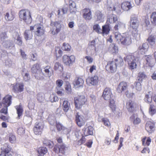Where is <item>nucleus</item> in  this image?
<instances>
[{
	"label": "nucleus",
	"instance_id": "nucleus-18",
	"mask_svg": "<svg viewBox=\"0 0 156 156\" xmlns=\"http://www.w3.org/2000/svg\"><path fill=\"white\" fill-rule=\"evenodd\" d=\"M126 106L128 111L133 112L136 107V104L133 101L129 100L127 102Z\"/></svg>",
	"mask_w": 156,
	"mask_h": 156
},
{
	"label": "nucleus",
	"instance_id": "nucleus-38",
	"mask_svg": "<svg viewBox=\"0 0 156 156\" xmlns=\"http://www.w3.org/2000/svg\"><path fill=\"white\" fill-rule=\"evenodd\" d=\"M125 24L120 22H118L114 27L115 31L120 30L125 27Z\"/></svg>",
	"mask_w": 156,
	"mask_h": 156
},
{
	"label": "nucleus",
	"instance_id": "nucleus-56",
	"mask_svg": "<svg viewBox=\"0 0 156 156\" xmlns=\"http://www.w3.org/2000/svg\"><path fill=\"white\" fill-rule=\"evenodd\" d=\"M112 10V11H115L116 13L118 15H120L122 13L119 6H117L116 7H114Z\"/></svg>",
	"mask_w": 156,
	"mask_h": 156
},
{
	"label": "nucleus",
	"instance_id": "nucleus-34",
	"mask_svg": "<svg viewBox=\"0 0 156 156\" xmlns=\"http://www.w3.org/2000/svg\"><path fill=\"white\" fill-rule=\"evenodd\" d=\"M95 40H93L89 43L88 49L91 51H95Z\"/></svg>",
	"mask_w": 156,
	"mask_h": 156
},
{
	"label": "nucleus",
	"instance_id": "nucleus-5",
	"mask_svg": "<svg viewBox=\"0 0 156 156\" xmlns=\"http://www.w3.org/2000/svg\"><path fill=\"white\" fill-rule=\"evenodd\" d=\"M12 96L8 94L3 98L2 102H0V108H2L1 109V112L4 111L7 112L8 107L12 103Z\"/></svg>",
	"mask_w": 156,
	"mask_h": 156
},
{
	"label": "nucleus",
	"instance_id": "nucleus-35",
	"mask_svg": "<svg viewBox=\"0 0 156 156\" xmlns=\"http://www.w3.org/2000/svg\"><path fill=\"white\" fill-rule=\"evenodd\" d=\"M44 71L45 72L47 76L50 77L53 73V70L49 66H46L44 68Z\"/></svg>",
	"mask_w": 156,
	"mask_h": 156
},
{
	"label": "nucleus",
	"instance_id": "nucleus-19",
	"mask_svg": "<svg viewBox=\"0 0 156 156\" xmlns=\"http://www.w3.org/2000/svg\"><path fill=\"white\" fill-rule=\"evenodd\" d=\"M75 120L77 124L80 127L82 126L85 123L84 117L79 115L78 113H76Z\"/></svg>",
	"mask_w": 156,
	"mask_h": 156
},
{
	"label": "nucleus",
	"instance_id": "nucleus-48",
	"mask_svg": "<svg viewBox=\"0 0 156 156\" xmlns=\"http://www.w3.org/2000/svg\"><path fill=\"white\" fill-rule=\"evenodd\" d=\"M147 76L144 72H140L138 74V80L140 81H142L143 80L146 78Z\"/></svg>",
	"mask_w": 156,
	"mask_h": 156
},
{
	"label": "nucleus",
	"instance_id": "nucleus-52",
	"mask_svg": "<svg viewBox=\"0 0 156 156\" xmlns=\"http://www.w3.org/2000/svg\"><path fill=\"white\" fill-rule=\"evenodd\" d=\"M16 137L14 134L11 133L9 135V141L11 143H15L16 141Z\"/></svg>",
	"mask_w": 156,
	"mask_h": 156
},
{
	"label": "nucleus",
	"instance_id": "nucleus-64",
	"mask_svg": "<svg viewBox=\"0 0 156 156\" xmlns=\"http://www.w3.org/2000/svg\"><path fill=\"white\" fill-rule=\"evenodd\" d=\"M50 98L51 102H56V101H58V97L54 95H52L50 97Z\"/></svg>",
	"mask_w": 156,
	"mask_h": 156
},
{
	"label": "nucleus",
	"instance_id": "nucleus-32",
	"mask_svg": "<svg viewBox=\"0 0 156 156\" xmlns=\"http://www.w3.org/2000/svg\"><path fill=\"white\" fill-rule=\"evenodd\" d=\"M131 120L133 121L134 125H138L140 123L141 120L140 119L137 117L135 114H133L130 117Z\"/></svg>",
	"mask_w": 156,
	"mask_h": 156
},
{
	"label": "nucleus",
	"instance_id": "nucleus-41",
	"mask_svg": "<svg viewBox=\"0 0 156 156\" xmlns=\"http://www.w3.org/2000/svg\"><path fill=\"white\" fill-rule=\"evenodd\" d=\"M15 108L16 110L18 116L19 118H20L22 114L23 111L22 107L21 105H19L15 106Z\"/></svg>",
	"mask_w": 156,
	"mask_h": 156
},
{
	"label": "nucleus",
	"instance_id": "nucleus-10",
	"mask_svg": "<svg viewBox=\"0 0 156 156\" xmlns=\"http://www.w3.org/2000/svg\"><path fill=\"white\" fill-rule=\"evenodd\" d=\"M44 128V124L42 122H36L34 128V134L36 135H40Z\"/></svg>",
	"mask_w": 156,
	"mask_h": 156
},
{
	"label": "nucleus",
	"instance_id": "nucleus-50",
	"mask_svg": "<svg viewBox=\"0 0 156 156\" xmlns=\"http://www.w3.org/2000/svg\"><path fill=\"white\" fill-rule=\"evenodd\" d=\"M8 110H7V112H6L4 111H3V112H1V110L0 111V119L4 121H6L8 120V118L4 115H2V114H3L4 115H6L8 113Z\"/></svg>",
	"mask_w": 156,
	"mask_h": 156
},
{
	"label": "nucleus",
	"instance_id": "nucleus-55",
	"mask_svg": "<svg viewBox=\"0 0 156 156\" xmlns=\"http://www.w3.org/2000/svg\"><path fill=\"white\" fill-rule=\"evenodd\" d=\"M62 48L63 50L69 51L70 50L71 46L67 43H64Z\"/></svg>",
	"mask_w": 156,
	"mask_h": 156
},
{
	"label": "nucleus",
	"instance_id": "nucleus-22",
	"mask_svg": "<svg viewBox=\"0 0 156 156\" xmlns=\"http://www.w3.org/2000/svg\"><path fill=\"white\" fill-rule=\"evenodd\" d=\"M84 82V80L82 78H78L75 79L74 80L73 84L76 87H83Z\"/></svg>",
	"mask_w": 156,
	"mask_h": 156
},
{
	"label": "nucleus",
	"instance_id": "nucleus-4",
	"mask_svg": "<svg viewBox=\"0 0 156 156\" xmlns=\"http://www.w3.org/2000/svg\"><path fill=\"white\" fill-rule=\"evenodd\" d=\"M139 59V55L136 52H135L133 55H127L126 58V60L128 64L129 69L132 70L136 68Z\"/></svg>",
	"mask_w": 156,
	"mask_h": 156
},
{
	"label": "nucleus",
	"instance_id": "nucleus-1",
	"mask_svg": "<svg viewBox=\"0 0 156 156\" xmlns=\"http://www.w3.org/2000/svg\"><path fill=\"white\" fill-rule=\"evenodd\" d=\"M139 23L137 16L134 15L131 16L130 25V27L132 28L131 34L134 38L136 41H138L140 39V34L137 30Z\"/></svg>",
	"mask_w": 156,
	"mask_h": 156
},
{
	"label": "nucleus",
	"instance_id": "nucleus-30",
	"mask_svg": "<svg viewBox=\"0 0 156 156\" xmlns=\"http://www.w3.org/2000/svg\"><path fill=\"white\" fill-rule=\"evenodd\" d=\"M68 10L67 7H63L60 9H59L57 11L58 17H61L62 16V15L66 14Z\"/></svg>",
	"mask_w": 156,
	"mask_h": 156
},
{
	"label": "nucleus",
	"instance_id": "nucleus-45",
	"mask_svg": "<svg viewBox=\"0 0 156 156\" xmlns=\"http://www.w3.org/2000/svg\"><path fill=\"white\" fill-rule=\"evenodd\" d=\"M109 27L108 25H105L102 27V33L103 34H108L110 31Z\"/></svg>",
	"mask_w": 156,
	"mask_h": 156
},
{
	"label": "nucleus",
	"instance_id": "nucleus-42",
	"mask_svg": "<svg viewBox=\"0 0 156 156\" xmlns=\"http://www.w3.org/2000/svg\"><path fill=\"white\" fill-rule=\"evenodd\" d=\"M118 20V17L116 15L114 14H112L108 19V21L110 23H112L115 22Z\"/></svg>",
	"mask_w": 156,
	"mask_h": 156
},
{
	"label": "nucleus",
	"instance_id": "nucleus-25",
	"mask_svg": "<svg viewBox=\"0 0 156 156\" xmlns=\"http://www.w3.org/2000/svg\"><path fill=\"white\" fill-rule=\"evenodd\" d=\"M127 87V84L126 83L122 82L120 83L117 88V91L119 93H122L126 90Z\"/></svg>",
	"mask_w": 156,
	"mask_h": 156
},
{
	"label": "nucleus",
	"instance_id": "nucleus-24",
	"mask_svg": "<svg viewBox=\"0 0 156 156\" xmlns=\"http://www.w3.org/2000/svg\"><path fill=\"white\" fill-rule=\"evenodd\" d=\"M13 37L15 39V41L16 44L19 46H21L23 43L22 37L17 33H15L13 35Z\"/></svg>",
	"mask_w": 156,
	"mask_h": 156
},
{
	"label": "nucleus",
	"instance_id": "nucleus-60",
	"mask_svg": "<svg viewBox=\"0 0 156 156\" xmlns=\"http://www.w3.org/2000/svg\"><path fill=\"white\" fill-rule=\"evenodd\" d=\"M55 53L56 54L57 56L59 57L61 56L62 53V51L61 50L59 47H56L55 49Z\"/></svg>",
	"mask_w": 156,
	"mask_h": 156
},
{
	"label": "nucleus",
	"instance_id": "nucleus-47",
	"mask_svg": "<svg viewBox=\"0 0 156 156\" xmlns=\"http://www.w3.org/2000/svg\"><path fill=\"white\" fill-rule=\"evenodd\" d=\"M14 18V16L11 13H9L7 12L5 15V18L7 21L12 20Z\"/></svg>",
	"mask_w": 156,
	"mask_h": 156
},
{
	"label": "nucleus",
	"instance_id": "nucleus-21",
	"mask_svg": "<svg viewBox=\"0 0 156 156\" xmlns=\"http://www.w3.org/2000/svg\"><path fill=\"white\" fill-rule=\"evenodd\" d=\"M93 128L91 126H89L86 128H84L83 129V133L85 136H87L89 135H93Z\"/></svg>",
	"mask_w": 156,
	"mask_h": 156
},
{
	"label": "nucleus",
	"instance_id": "nucleus-62",
	"mask_svg": "<svg viewBox=\"0 0 156 156\" xmlns=\"http://www.w3.org/2000/svg\"><path fill=\"white\" fill-rule=\"evenodd\" d=\"M65 89L68 94H70L71 92V88L70 85L69 83H67L65 87Z\"/></svg>",
	"mask_w": 156,
	"mask_h": 156
},
{
	"label": "nucleus",
	"instance_id": "nucleus-31",
	"mask_svg": "<svg viewBox=\"0 0 156 156\" xmlns=\"http://www.w3.org/2000/svg\"><path fill=\"white\" fill-rule=\"evenodd\" d=\"M24 37L26 40H30L32 38V32L29 30L25 31L24 34Z\"/></svg>",
	"mask_w": 156,
	"mask_h": 156
},
{
	"label": "nucleus",
	"instance_id": "nucleus-11",
	"mask_svg": "<svg viewBox=\"0 0 156 156\" xmlns=\"http://www.w3.org/2000/svg\"><path fill=\"white\" fill-rule=\"evenodd\" d=\"M87 83L90 86L97 85L98 82V77L97 75L89 77L86 79Z\"/></svg>",
	"mask_w": 156,
	"mask_h": 156
},
{
	"label": "nucleus",
	"instance_id": "nucleus-9",
	"mask_svg": "<svg viewBox=\"0 0 156 156\" xmlns=\"http://www.w3.org/2000/svg\"><path fill=\"white\" fill-rule=\"evenodd\" d=\"M51 26L52 27L51 30L53 35L57 34L61 30V26L59 23L56 21L54 22H51Z\"/></svg>",
	"mask_w": 156,
	"mask_h": 156
},
{
	"label": "nucleus",
	"instance_id": "nucleus-44",
	"mask_svg": "<svg viewBox=\"0 0 156 156\" xmlns=\"http://www.w3.org/2000/svg\"><path fill=\"white\" fill-rule=\"evenodd\" d=\"M43 144L49 148H52L54 146V144L52 141L45 139L43 141Z\"/></svg>",
	"mask_w": 156,
	"mask_h": 156
},
{
	"label": "nucleus",
	"instance_id": "nucleus-3",
	"mask_svg": "<svg viewBox=\"0 0 156 156\" xmlns=\"http://www.w3.org/2000/svg\"><path fill=\"white\" fill-rule=\"evenodd\" d=\"M123 64L122 58H119L115 59L114 61L108 62L105 66V68L107 70H109L111 72L114 73L116 71L117 66H121Z\"/></svg>",
	"mask_w": 156,
	"mask_h": 156
},
{
	"label": "nucleus",
	"instance_id": "nucleus-28",
	"mask_svg": "<svg viewBox=\"0 0 156 156\" xmlns=\"http://www.w3.org/2000/svg\"><path fill=\"white\" fill-rule=\"evenodd\" d=\"M108 50L112 53H116L118 52V48L115 44L113 43L109 45Z\"/></svg>",
	"mask_w": 156,
	"mask_h": 156
},
{
	"label": "nucleus",
	"instance_id": "nucleus-17",
	"mask_svg": "<svg viewBox=\"0 0 156 156\" xmlns=\"http://www.w3.org/2000/svg\"><path fill=\"white\" fill-rule=\"evenodd\" d=\"M24 84L23 83H17L13 86V90L15 93H18L23 91L24 89Z\"/></svg>",
	"mask_w": 156,
	"mask_h": 156
},
{
	"label": "nucleus",
	"instance_id": "nucleus-57",
	"mask_svg": "<svg viewBox=\"0 0 156 156\" xmlns=\"http://www.w3.org/2000/svg\"><path fill=\"white\" fill-rule=\"evenodd\" d=\"M37 100L41 102L44 100V94L42 93H39L38 94L37 97Z\"/></svg>",
	"mask_w": 156,
	"mask_h": 156
},
{
	"label": "nucleus",
	"instance_id": "nucleus-59",
	"mask_svg": "<svg viewBox=\"0 0 156 156\" xmlns=\"http://www.w3.org/2000/svg\"><path fill=\"white\" fill-rule=\"evenodd\" d=\"M155 38L154 36H151L149 37L147 39V41L151 45L155 44Z\"/></svg>",
	"mask_w": 156,
	"mask_h": 156
},
{
	"label": "nucleus",
	"instance_id": "nucleus-6",
	"mask_svg": "<svg viewBox=\"0 0 156 156\" xmlns=\"http://www.w3.org/2000/svg\"><path fill=\"white\" fill-rule=\"evenodd\" d=\"M20 18L23 20L27 24L30 23L32 22V18L30 11L27 9H22L19 12Z\"/></svg>",
	"mask_w": 156,
	"mask_h": 156
},
{
	"label": "nucleus",
	"instance_id": "nucleus-54",
	"mask_svg": "<svg viewBox=\"0 0 156 156\" xmlns=\"http://www.w3.org/2000/svg\"><path fill=\"white\" fill-rule=\"evenodd\" d=\"M110 101V105L111 108H112V110L113 112L115 110V101L114 100L111 98L109 100Z\"/></svg>",
	"mask_w": 156,
	"mask_h": 156
},
{
	"label": "nucleus",
	"instance_id": "nucleus-63",
	"mask_svg": "<svg viewBox=\"0 0 156 156\" xmlns=\"http://www.w3.org/2000/svg\"><path fill=\"white\" fill-rule=\"evenodd\" d=\"M102 120L105 125L107 126H110V123L107 119L103 118L102 119Z\"/></svg>",
	"mask_w": 156,
	"mask_h": 156
},
{
	"label": "nucleus",
	"instance_id": "nucleus-51",
	"mask_svg": "<svg viewBox=\"0 0 156 156\" xmlns=\"http://www.w3.org/2000/svg\"><path fill=\"white\" fill-rule=\"evenodd\" d=\"M95 15L97 17V19L98 20L102 21L103 18V15L101 12L99 11L96 12Z\"/></svg>",
	"mask_w": 156,
	"mask_h": 156
},
{
	"label": "nucleus",
	"instance_id": "nucleus-14",
	"mask_svg": "<svg viewBox=\"0 0 156 156\" xmlns=\"http://www.w3.org/2000/svg\"><path fill=\"white\" fill-rule=\"evenodd\" d=\"M155 125L154 122L151 121H147L145 124V129L149 133H151L154 130Z\"/></svg>",
	"mask_w": 156,
	"mask_h": 156
},
{
	"label": "nucleus",
	"instance_id": "nucleus-27",
	"mask_svg": "<svg viewBox=\"0 0 156 156\" xmlns=\"http://www.w3.org/2000/svg\"><path fill=\"white\" fill-rule=\"evenodd\" d=\"M36 34L38 36H41L44 33V27L40 24H37V26L36 29Z\"/></svg>",
	"mask_w": 156,
	"mask_h": 156
},
{
	"label": "nucleus",
	"instance_id": "nucleus-2",
	"mask_svg": "<svg viewBox=\"0 0 156 156\" xmlns=\"http://www.w3.org/2000/svg\"><path fill=\"white\" fill-rule=\"evenodd\" d=\"M114 35L115 39L118 43H120L122 45H129L132 43L131 37L128 33L122 34L117 32H114Z\"/></svg>",
	"mask_w": 156,
	"mask_h": 156
},
{
	"label": "nucleus",
	"instance_id": "nucleus-61",
	"mask_svg": "<svg viewBox=\"0 0 156 156\" xmlns=\"http://www.w3.org/2000/svg\"><path fill=\"white\" fill-rule=\"evenodd\" d=\"M134 85L137 90L140 91L141 90L142 87L140 83L138 82H135Z\"/></svg>",
	"mask_w": 156,
	"mask_h": 156
},
{
	"label": "nucleus",
	"instance_id": "nucleus-13",
	"mask_svg": "<svg viewBox=\"0 0 156 156\" xmlns=\"http://www.w3.org/2000/svg\"><path fill=\"white\" fill-rule=\"evenodd\" d=\"M67 147H66L64 144L61 145H56L53 148V151L55 153L59 152L62 154H64Z\"/></svg>",
	"mask_w": 156,
	"mask_h": 156
},
{
	"label": "nucleus",
	"instance_id": "nucleus-49",
	"mask_svg": "<svg viewBox=\"0 0 156 156\" xmlns=\"http://www.w3.org/2000/svg\"><path fill=\"white\" fill-rule=\"evenodd\" d=\"M151 20L152 24L156 25V12H153L151 16Z\"/></svg>",
	"mask_w": 156,
	"mask_h": 156
},
{
	"label": "nucleus",
	"instance_id": "nucleus-26",
	"mask_svg": "<svg viewBox=\"0 0 156 156\" xmlns=\"http://www.w3.org/2000/svg\"><path fill=\"white\" fill-rule=\"evenodd\" d=\"M131 2H123L121 5L122 9L125 11H128L132 8Z\"/></svg>",
	"mask_w": 156,
	"mask_h": 156
},
{
	"label": "nucleus",
	"instance_id": "nucleus-7",
	"mask_svg": "<svg viewBox=\"0 0 156 156\" xmlns=\"http://www.w3.org/2000/svg\"><path fill=\"white\" fill-rule=\"evenodd\" d=\"M74 101L76 108L77 109H79L86 104L87 98L84 95H82L75 97Z\"/></svg>",
	"mask_w": 156,
	"mask_h": 156
},
{
	"label": "nucleus",
	"instance_id": "nucleus-8",
	"mask_svg": "<svg viewBox=\"0 0 156 156\" xmlns=\"http://www.w3.org/2000/svg\"><path fill=\"white\" fill-rule=\"evenodd\" d=\"M31 69L32 73L35 74L34 76L36 79L40 80L44 79L43 73L42 72L41 69L38 64L33 65Z\"/></svg>",
	"mask_w": 156,
	"mask_h": 156
},
{
	"label": "nucleus",
	"instance_id": "nucleus-23",
	"mask_svg": "<svg viewBox=\"0 0 156 156\" xmlns=\"http://www.w3.org/2000/svg\"><path fill=\"white\" fill-rule=\"evenodd\" d=\"M149 48V45L147 43H143L142 45L140 46L138 48L139 51L141 54H145Z\"/></svg>",
	"mask_w": 156,
	"mask_h": 156
},
{
	"label": "nucleus",
	"instance_id": "nucleus-12",
	"mask_svg": "<svg viewBox=\"0 0 156 156\" xmlns=\"http://www.w3.org/2000/svg\"><path fill=\"white\" fill-rule=\"evenodd\" d=\"M75 57L73 55L69 56L64 55L63 57V61L64 64L67 66H70L75 61Z\"/></svg>",
	"mask_w": 156,
	"mask_h": 156
},
{
	"label": "nucleus",
	"instance_id": "nucleus-33",
	"mask_svg": "<svg viewBox=\"0 0 156 156\" xmlns=\"http://www.w3.org/2000/svg\"><path fill=\"white\" fill-rule=\"evenodd\" d=\"M22 74L23 77V79L25 81H28L30 77L28 71L25 69H23L22 70Z\"/></svg>",
	"mask_w": 156,
	"mask_h": 156
},
{
	"label": "nucleus",
	"instance_id": "nucleus-29",
	"mask_svg": "<svg viewBox=\"0 0 156 156\" xmlns=\"http://www.w3.org/2000/svg\"><path fill=\"white\" fill-rule=\"evenodd\" d=\"M69 5L70 12L73 14H75L76 6L75 2L70 0L69 1Z\"/></svg>",
	"mask_w": 156,
	"mask_h": 156
},
{
	"label": "nucleus",
	"instance_id": "nucleus-20",
	"mask_svg": "<svg viewBox=\"0 0 156 156\" xmlns=\"http://www.w3.org/2000/svg\"><path fill=\"white\" fill-rule=\"evenodd\" d=\"M83 16L86 20H90L92 17L91 12L89 9L85 8L83 10Z\"/></svg>",
	"mask_w": 156,
	"mask_h": 156
},
{
	"label": "nucleus",
	"instance_id": "nucleus-37",
	"mask_svg": "<svg viewBox=\"0 0 156 156\" xmlns=\"http://www.w3.org/2000/svg\"><path fill=\"white\" fill-rule=\"evenodd\" d=\"M156 113V107L153 104H151L150 105V107L149 108V114L153 116Z\"/></svg>",
	"mask_w": 156,
	"mask_h": 156
},
{
	"label": "nucleus",
	"instance_id": "nucleus-53",
	"mask_svg": "<svg viewBox=\"0 0 156 156\" xmlns=\"http://www.w3.org/2000/svg\"><path fill=\"white\" fill-rule=\"evenodd\" d=\"M2 44L3 46L6 48H9L13 44L9 40L3 41Z\"/></svg>",
	"mask_w": 156,
	"mask_h": 156
},
{
	"label": "nucleus",
	"instance_id": "nucleus-39",
	"mask_svg": "<svg viewBox=\"0 0 156 156\" xmlns=\"http://www.w3.org/2000/svg\"><path fill=\"white\" fill-rule=\"evenodd\" d=\"M62 106L63 110L65 112H67L70 107V104L68 101H65L63 102Z\"/></svg>",
	"mask_w": 156,
	"mask_h": 156
},
{
	"label": "nucleus",
	"instance_id": "nucleus-43",
	"mask_svg": "<svg viewBox=\"0 0 156 156\" xmlns=\"http://www.w3.org/2000/svg\"><path fill=\"white\" fill-rule=\"evenodd\" d=\"M54 69L55 70H58L61 72L63 70V66L58 62H56L55 64Z\"/></svg>",
	"mask_w": 156,
	"mask_h": 156
},
{
	"label": "nucleus",
	"instance_id": "nucleus-46",
	"mask_svg": "<svg viewBox=\"0 0 156 156\" xmlns=\"http://www.w3.org/2000/svg\"><path fill=\"white\" fill-rule=\"evenodd\" d=\"M93 29L98 34H101L102 29L98 24H95L93 27Z\"/></svg>",
	"mask_w": 156,
	"mask_h": 156
},
{
	"label": "nucleus",
	"instance_id": "nucleus-36",
	"mask_svg": "<svg viewBox=\"0 0 156 156\" xmlns=\"http://www.w3.org/2000/svg\"><path fill=\"white\" fill-rule=\"evenodd\" d=\"M47 149L45 147H39L37 150L38 154L41 156H43L47 152Z\"/></svg>",
	"mask_w": 156,
	"mask_h": 156
},
{
	"label": "nucleus",
	"instance_id": "nucleus-15",
	"mask_svg": "<svg viewBox=\"0 0 156 156\" xmlns=\"http://www.w3.org/2000/svg\"><path fill=\"white\" fill-rule=\"evenodd\" d=\"M102 97L105 100H108L113 97L111 89L109 88H105L103 91Z\"/></svg>",
	"mask_w": 156,
	"mask_h": 156
},
{
	"label": "nucleus",
	"instance_id": "nucleus-58",
	"mask_svg": "<svg viewBox=\"0 0 156 156\" xmlns=\"http://www.w3.org/2000/svg\"><path fill=\"white\" fill-rule=\"evenodd\" d=\"M57 87H56V89L59 90L61 88V87L62 85L63 82L62 80H58L56 81Z\"/></svg>",
	"mask_w": 156,
	"mask_h": 156
},
{
	"label": "nucleus",
	"instance_id": "nucleus-16",
	"mask_svg": "<svg viewBox=\"0 0 156 156\" xmlns=\"http://www.w3.org/2000/svg\"><path fill=\"white\" fill-rule=\"evenodd\" d=\"M143 58L145 60V62L147 66L151 67L153 66L154 60L152 56L150 55H145L144 56Z\"/></svg>",
	"mask_w": 156,
	"mask_h": 156
},
{
	"label": "nucleus",
	"instance_id": "nucleus-40",
	"mask_svg": "<svg viewBox=\"0 0 156 156\" xmlns=\"http://www.w3.org/2000/svg\"><path fill=\"white\" fill-rule=\"evenodd\" d=\"M150 93H151V92H148V94H146L144 98L145 101L148 103H151L152 101V95Z\"/></svg>",
	"mask_w": 156,
	"mask_h": 156
}]
</instances>
